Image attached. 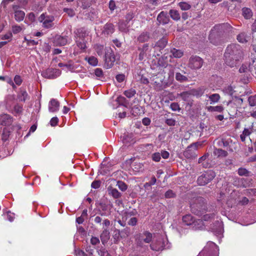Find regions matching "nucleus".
I'll use <instances>...</instances> for the list:
<instances>
[{
  "label": "nucleus",
  "instance_id": "3c124183",
  "mask_svg": "<svg viewBox=\"0 0 256 256\" xmlns=\"http://www.w3.org/2000/svg\"><path fill=\"white\" fill-rule=\"evenodd\" d=\"M97 252L100 256H109L108 250L103 247L101 248L100 249H97Z\"/></svg>",
  "mask_w": 256,
  "mask_h": 256
},
{
  "label": "nucleus",
  "instance_id": "f3484780",
  "mask_svg": "<svg viewBox=\"0 0 256 256\" xmlns=\"http://www.w3.org/2000/svg\"><path fill=\"white\" fill-rule=\"evenodd\" d=\"M60 102L56 99L52 98L48 104V110L50 112H54L59 110Z\"/></svg>",
  "mask_w": 256,
  "mask_h": 256
},
{
  "label": "nucleus",
  "instance_id": "2eb2a0df",
  "mask_svg": "<svg viewBox=\"0 0 256 256\" xmlns=\"http://www.w3.org/2000/svg\"><path fill=\"white\" fill-rule=\"evenodd\" d=\"M68 42V36H62L60 35L56 36L54 40V43L56 46H65Z\"/></svg>",
  "mask_w": 256,
  "mask_h": 256
},
{
  "label": "nucleus",
  "instance_id": "f03ea898",
  "mask_svg": "<svg viewBox=\"0 0 256 256\" xmlns=\"http://www.w3.org/2000/svg\"><path fill=\"white\" fill-rule=\"evenodd\" d=\"M190 207L192 213L197 216H202L206 212L205 200L202 197H198L193 200Z\"/></svg>",
  "mask_w": 256,
  "mask_h": 256
},
{
  "label": "nucleus",
  "instance_id": "58836bf2",
  "mask_svg": "<svg viewBox=\"0 0 256 256\" xmlns=\"http://www.w3.org/2000/svg\"><path fill=\"white\" fill-rule=\"evenodd\" d=\"M10 135V131L8 128H4L2 133V140L3 142H6L8 140Z\"/></svg>",
  "mask_w": 256,
  "mask_h": 256
},
{
  "label": "nucleus",
  "instance_id": "f8f14e48",
  "mask_svg": "<svg viewBox=\"0 0 256 256\" xmlns=\"http://www.w3.org/2000/svg\"><path fill=\"white\" fill-rule=\"evenodd\" d=\"M216 140L217 141V146L219 147H223L226 148L228 150L232 152V150L230 148V144L232 142V140L230 138H217Z\"/></svg>",
  "mask_w": 256,
  "mask_h": 256
},
{
  "label": "nucleus",
  "instance_id": "6e6552de",
  "mask_svg": "<svg viewBox=\"0 0 256 256\" xmlns=\"http://www.w3.org/2000/svg\"><path fill=\"white\" fill-rule=\"evenodd\" d=\"M115 61L116 58L114 52L111 48H108L104 56V67L107 69L111 68Z\"/></svg>",
  "mask_w": 256,
  "mask_h": 256
},
{
  "label": "nucleus",
  "instance_id": "6e6d98bb",
  "mask_svg": "<svg viewBox=\"0 0 256 256\" xmlns=\"http://www.w3.org/2000/svg\"><path fill=\"white\" fill-rule=\"evenodd\" d=\"M249 104L250 106L256 105V95L251 96L248 98Z\"/></svg>",
  "mask_w": 256,
  "mask_h": 256
},
{
  "label": "nucleus",
  "instance_id": "49530a36",
  "mask_svg": "<svg viewBox=\"0 0 256 256\" xmlns=\"http://www.w3.org/2000/svg\"><path fill=\"white\" fill-rule=\"evenodd\" d=\"M250 172L245 168H240L238 170V174L240 176H248Z\"/></svg>",
  "mask_w": 256,
  "mask_h": 256
},
{
  "label": "nucleus",
  "instance_id": "5fc2aeb1",
  "mask_svg": "<svg viewBox=\"0 0 256 256\" xmlns=\"http://www.w3.org/2000/svg\"><path fill=\"white\" fill-rule=\"evenodd\" d=\"M191 91L192 96H201L204 93L203 90L201 88H198V90L193 89Z\"/></svg>",
  "mask_w": 256,
  "mask_h": 256
},
{
  "label": "nucleus",
  "instance_id": "774afa93",
  "mask_svg": "<svg viewBox=\"0 0 256 256\" xmlns=\"http://www.w3.org/2000/svg\"><path fill=\"white\" fill-rule=\"evenodd\" d=\"M138 222V220L136 218L133 217L130 219L128 221V224L132 226H135Z\"/></svg>",
  "mask_w": 256,
  "mask_h": 256
},
{
  "label": "nucleus",
  "instance_id": "4468645a",
  "mask_svg": "<svg viewBox=\"0 0 256 256\" xmlns=\"http://www.w3.org/2000/svg\"><path fill=\"white\" fill-rule=\"evenodd\" d=\"M13 122V118L10 115L4 114H0V124L2 126H10Z\"/></svg>",
  "mask_w": 256,
  "mask_h": 256
},
{
  "label": "nucleus",
  "instance_id": "79ce46f5",
  "mask_svg": "<svg viewBox=\"0 0 256 256\" xmlns=\"http://www.w3.org/2000/svg\"><path fill=\"white\" fill-rule=\"evenodd\" d=\"M178 6L182 10H189L192 7L190 4L184 2H180Z\"/></svg>",
  "mask_w": 256,
  "mask_h": 256
},
{
  "label": "nucleus",
  "instance_id": "423d86ee",
  "mask_svg": "<svg viewBox=\"0 0 256 256\" xmlns=\"http://www.w3.org/2000/svg\"><path fill=\"white\" fill-rule=\"evenodd\" d=\"M202 146L200 142H194L188 146L184 152V156L188 159L194 158L196 156V153L198 146Z\"/></svg>",
  "mask_w": 256,
  "mask_h": 256
},
{
  "label": "nucleus",
  "instance_id": "a211bd4d",
  "mask_svg": "<svg viewBox=\"0 0 256 256\" xmlns=\"http://www.w3.org/2000/svg\"><path fill=\"white\" fill-rule=\"evenodd\" d=\"M74 34L76 39L84 40L85 37L88 36L87 32L84 28L76 29L74 30Z\"/></svg>",
  "mask_w": 256,
  "mask_h": 256
},
{
  "label": "nucleus",
  "instance_id": "4d7b16f0",
  "mask_svg": "<svg viewBox=\"0 0 256 256\" xmlns=\"http://www.w3.org/2000/svg\"><path fill=\"white\" fill-rule=\"evenodd\" d=\"M164 196L166 198H170L176 197V195L172 190H169L166 192Z\"/></svg>",
  "mask_w": 256,
  "mask_h": 256
},
{
  "label": "nucleus",
  "instance_id": "338daca9",
  "mask_svg": "<svg viewBox=\"0 0 256 256\" xmlns=\"http://www.w3.org/2000/svg\"><path fill=\"white\" fill-rule=\"evenodd\" d=\"M170 108L173 111H177L180 110V108L179 104L177 102H172L170 104Z\"/></svg>",
  "mask_w": 256,
  "mask_h": 256
},
{
  "label": "nucleus",
  "instance_id": "603ef678",
  "mask_svg": "<svg viewBox=\"0 0 256 256\" xmlns=\"http://www.w3.org/2000/svg\"><path fill=\"white\" fill-rule=\"evenodd\" d=\"M88 62L92 66H96L98 64V60L96 58L92 56L88 58Z\"/></svg>",
  "mask_w": 256,
  "mask_h": 256
},
{
  "label": "nucleus",
  "instance_id": "13d9d810",
  "mask_svg": "<svg viewBox=\"0 0 256 256\" xmlns=\"http://www.w3.org/2000/svg\"><path fill=\"white\" fill-rule=\"evenodd\" d=\"M22 28L20 26L18 25H14L12 26V32L14 34H16L20 32Z\"/></svg>",
  "mask_w": 256,
  "mask_h": 256
},
{
  "label": "nucleus",
  "instance_id": "a18cd8bd",
  "mask_svg": "<svg viewBox=\"0 0 256 256\" xmlns=\"http://www.w3.org/2000/svg\"><path fill=\"white\" fill-rule=\"evenodd\" d=\"M20 100L24 102L28 98V94L25 90H22L18 96Z\"/></svg>",
  "mask_w": 256,
  "mask_h": 256
},
{
  "label": "nucleus",
  "instance_id": "c85d7f7f",
  "mask_svg": "<svg viewBox=\"0 0 256 256\" xmlns=\"http://www.w3.org/2000/svg\"><path fill=\"white\" fill-rule=\"evenodd\" d=\"M194 218L190 214H186L182 217V222L186 226H192Z\"/></svg>",
  "mask_w": 256,
  "mask_h": 256
},
{
  "label": "nucleus",
  "instance_id": "c03bdc74",
  "mask_svg": "<svg viewBox=\"0 0 256 256\" xmlns=\"http://www.w3.org/2000/svg\"><path fill=\"white\" fill-rule=\"evenodd\" d=\"M76 42L77 46L82 50H85L86 48V42L84 40L76 39Z\"/></svg>",
  "mask_w": 256,
  "mask_h": 256
},
{
  "label": "nucleus",
  "instance_id": "e433bc0d",
  "mask_svg": "<svg viewBox=\"0 0 256 256\" xmlns=\"http://www.w3.org/2000/svg\"><path fill=\"white\" fill-rule=\"evenodd\" d=\"M206 96L210 101V104L218 102L220 99V96L218 94H214L210 96L206 95Z\"/></svg>",
  "mask_w": 256,
  "mask_h": 256
},
{
  "label": "nucleus",
  "instance_id": "bf43d9fd",
  "mask_svg": "<svg viewBox=\"0 0 256 256\" xmlns=\"http://www.w3.org/2000/svg\"><path fill=\"white\" fill-rule=\"evenodd\" d=\"M90 242L92 246H96L100 243V240L98 238L92 236L90 238Z\"/></svg>",
  "mask_w": 256,
  "mask_h": 256
},
{
  "label": "nucleus",
  "instance_id": "7ed1b4c3",
  "mask_svg": "<svg viewBox=\"0 0 256 256\" xmlns=\"http://www.w3.org/2000/svg\"><path fill=\"white\" fill-rule=\"evenodd\" d=\"M54 16L48 15L46 12L42 13L38 18V22L42 24V27L46 29H52L54 26Z\"/></svg>",
  "mask_w": 256,
  "mask_h": 256
},
{
  "label": "nucleus",
  "instance_id": "9d476101",
  "mask_svg": "<svg viewBox=\"0 0 256 256\" xmlns=\"http://www.w3.org/2000/svg\"><path fill=\"white\" fill-rule=\"evenodd\" d=\"M60 74L59 70L56 68H48L42 72V76L46 78L52 79L56 78Z\"/></svg>",
  "mask_w": 256,
  "mask_h": 256
},
{
  "label": "nucleus",
  "instance_id": "f704fd0d",
  "mask_svg": "<svg viewBox=\"0 0 256 256\" xmlns=\"http://www.w3.org/2000/svg\"><path fill=\"white\" fill-rule=\"evenodd\" d=\"M204 226L202 220L198 219L194 220V224H192V228L194 230H198L202 228Z\"/></svg>",
  "mask_w": 256,
  "mask_h": 256
},
{
  "label": "nucleus",
  "instance_id": "bb28decb",
  "mask_svg": "<svg viewBox=\"0 0 256 256\" xmlns=\"http://www.w3.org/2000/svg\"><path fill=\"white\" fill-rule=\"evenodd\" d=\"M151 249L155 251L162 250L164 248V243L162 240H158L156 243H152L150 245Z\"/></svg>",
  "mask_w": 256,
  "mask_h": 256
},
{
  "label": "nucleus",
  "instance_id": "052dcab7",
  "mask_svg": "<svg viewBox=\"0 0 256 256\" xmlns=\"http://www.w3.org/2000/svg\"><path fill=\"white\" fill-rule=\"evenodd\" d=\"M152 159L156 162H160L161 159L160 154L159 152H155L152 154Z\"/></svg>",
  "mask_w": 256,
  "mask_h": 256
},
{
  "label": "nucleus",
  "instance_id": "1a4fd4ad",
  "mask_svg": "<svg viewBox=\"0 0 256 256\" xmlns=\"http://www.w3.org/2000/svg\"><path fill=\"white\" fill-rule=\"evenodd\" d=\"M152 238V234L150 232L146 231L140 234L136 239V244L138 246L142 247L144 243H150Z\"/></svg>",
  "mask_w": 256,
  "mask_h": 256
},
{
  "label": "nucleus",
  "instance_id": "ea45409f",
  "mask_svg": "<svg viewBox=\"0 0 256 256\" xmlns=\"http://www.w3.org/2000/svg\"><path fill=\"white\" fill-rule=\"evenodd\" d=\"M100 238L103 244H104V242H106L108 240L109 232L106 229H104L103 230L100 236Z\"/></svg>",
  "mask_w": 256,
  "mask_h": 256
},
{
  "label": "nucleus",
  "instance_id": "69168bd1",
  "mask_svg": "<svg viewBox=\"0 0 256 256\" xmlns=\"http://www.w3.org/2000/svg\"><path fill=\"white\" fill-rule=\"evenodd\" d=\"M14 110L16 114H20L22 111V107L17 104L14 106Z\"/></svg>",
  "mask_w": 256,
  "mask_h": 256
},
{
  "label": "nucleus",
  "instance_id": "c9c22d12",
  "mask_svg": "<svg viewBox=\"0 0 256 256\" xmlns=\"http://www.w3.org/2000/svg\"><path fill=\"white\" fill-rule=\"evenodd\" d=\"M25 16V13L22 10H16L14 12V17L15 19L17 22H21L22 21Z\"/></svg>",
  "mask_w": 256,
  "mask_h": 256
},
{
  "label": "nucleus",
  "instance_id": "e2e57ef3",
  "mask_svg": "<svg viewBox=\"0 0 256 256\" xmlns=\"http://www.w3.org/2000/svg\"><path fill=\"white\" fill-rule=\"evenodd\" d=\"M74 254L76 256H87V254L84 250L80 248L76 249Z\"/></svg>",
  "mask_w": 256,
  "mask_h": 256
},
{
  "label": "nucleus",
  "instance_id": "6ab92c4d",
  "mask_svg": "<svg viewBox=\"0 0 256 256\" xmlns=\"http://www.w3.org/2000/svg\"><path fill=\"white\" fill-rule=\"evenodd\" d=\"M232 26L228 23H224L216 25L214 27V30L216 31H220L225 32L226 31H229L232 30Z\"/></svg>",
  "mask_w": 256,
  "mask_h": 256
},
{
  "label": "nucleus",
  "instance_id": "7c9ffc66",
  "mask_svg": "<svg viewBox=\"0 0 256 256\" xmlns=\"http://www.w3.org/2000/svg\"><path fill=\"white\" fill-rule=\"evenodd\" d=\"M242 10V14L246 19L248 20L252 17L253 13L250 8H243Z\"/></svg>",
  "mask_w": 256,
  "mask_h": 256
},
{
  "label": "nucleus",
  "instance_id": "c756f323",
  "mask_svg": "<svg viewBox=\"0 0 256 256\" xmlns=\"http://www.w3.org/2000/svg\"><path fill=\"white\" fill-rule=\"evenodd\" d=\"M214 154L218 157L224 158L228 156V153L226 150L222 149L214 148Z\"/></svg>",
  "mask_w": 256,
  "mask_h": 256
},
{
  "label": "nucleus",
  "instance_id": "680f3d73",
  "mask_svg": "<svg viewBox=\"0 0 256 256\" xmlns=\"http://www.w3.org/2000/svg\"><path fill=\"white\" fill-rule=\"evenodd\" d=\"M215 214L214 212L210 213L204 214L203 216V219L204 220H209L213 219L214 218Z\"/></svg>",
  "mask_w": 256,
  "mask_h": 256
},
{
  "label": "nucleus",
  "instance_id": "f257e3e1",
  "mask_svg": "<svg viewBox=\"0 0 256 256\" xmlns=\"http://www.w3.org/2000/svg\"><path fill=\"white\" fill-rule=\"evenodd\" d=\"M243 56V52L241 47L237 44H230L228 45L224 54V64L230 68L236 66L240 63Z\"/></svg>",
  "mask_w": 256,
  "mask_h": 256
},
{
  "label": "nucleus",
  "instance_id": "39448f33",
  "mask_svg": "<svg viewBox=\"0 0 256 256\" xmlns=\"http://www.w3.org/2000/svg\"><path fill=\"white\" fill-rule=\"evenodd\" d=\"M216 176L215 172L211 170H207L198 176L197 183L199 186H205Z\"/></svg>",
  "mask_w": 256,
  "mask_h": 256
},
{
  "label": "nucleus",
  "instance_id": "72a5a7b5",
  "mask_svg": "<svg viewBox=\"0 0 256 256\" xmlns=\"http://www.w3.org/2000/svg\"><path fill=\"white\" fill-rule=\"evenodd\" d=\"M182 99L186 102H190L192 96L191 90L188 92H184L180 94Z\"/></svg>",
  "mask_w": 256,
  "mask_h": 256
},
{
  "label": "nucleus",
  "instance_id": "4be33fe9",
  "mask_svg": "<svg viewBox=\"0 0 256 256\" xmlns=\"http://www.w3.org/2000/svg\"><path fill=\"white\" fill-rule=\"evenodd\" d=\"M150 38V34L148 32H142L138 37L137 41L140 43L148 42Z\"/></svg>",
  "mask_w": 256,
  "mask_h": 256
},
{
  "label": "nucleus",
  "instance_id": "473e14b6",
  "mask_svg": "<svg viewBox=\"0 0 256 256\" xmlns=\"http://www.w3.org/2000/svg\"><path fill=\"white\" fill-rule=\"evenodd\" d=\"M169 14L171 18L174 20L178 21L180 19V14L177 10H170L169 11Z\"/></svg>",
  "mask_w": 256,
  "mask_h": 256
},
{
  "label": "nucleus",
  "instance_id": "2f4dec72",
  "mask_svg": "<svg viewBox=\"0 0 256 256\" xmlns=\"http://www.w3.org/2000/svg\"><path fill=\"white\" fill-rule=\"evenodd\" d=\"M206 108L209 112H218L220 113L222 112L224 110V108L222 106H208Z\"/></svg>",
  "mask_w": 256,
  "mask_h": 256
},
{
  "label": "nucleus",
  "instance_id": "9b49d317",
  "mask_svg": "<svg viewBox=\"0 0 256 256\" xmlns=\"http://www.w3.org/2000/svg\"><path fill=\"white\" fill-rule=\"evenodd\" d=\"M99 206V214L101 216H108L110 214L111 210L112 207V204L100 202Z\"/></svg>",
  "mask_w": 256,
  "mask_h": 256
},
{
  "label": "nucleus",
  "instance_id": "864d4df0",
  "mask_svg": "<svg viewBox=\"0 0 256 256\" xmlns=\"http://www.w3.org/2000/svg\"><path fill=\"white\" fill-rule=\"evenodd\" d=\"M223 90L226 94L230 96H232L234 92L233 88L231 86H228L225 87Z\"/></svg>",
  "mask_w": 256,
  "mask_h": 256
},
{
  "label": "nucleus",
  "instance_id": "a878e982",
  "mask_svg": "<svg viewBox=\"0 0 256 256\" xmlns=\"http://www.w3.org/2000/svg\"><path fill=\"white\" fill-rule=\"evenodd\" d=\"M252 127L244 128L242 134L240 135V138L242 142H245L246 136H249L252 132Z\"/></svg>",
  "mask_w": 256,
  "mask_h": 256
},
{
  "label": "nucleus",
  "instance_id": "393cba45",
  "mask_svg": "<svg viewBox=\"0 0 256 256\" xmlns=\"http://www.w3.org/2000/svg\"><path fill=\"white\" fill-rule=\"evenodd\" d=\"M132 114L134 116H137L144 113V109L139 105L133 106L131 110Z\"/></svg>",
  "mask_w": 256,
  "mask_h": 256
},
{
  "label": "nucleus",
  "instance_id": "09e8293b",
  "mask_svg": "<svg viewBox=\"0 0 256 256\" xmlns=\"http://www.w3.org/2000/svg\"><path fill=\"white\" fill-rule=\"evenodd\" d=\"M132 134H124L122 136V141L124 142H130L132 140Z\"/></svg>",
  "mask_w": 256,
  "mask_h": 256
},
{
  "label": "nucleus",
  "instance_id": "20e7f679",
  "mask_svg": "<svg viewBox=\"0 0 256 256\" xmlns=\"http://www.w3.org/2000/svg\"><path fill=\"white\" fill-rule=\"evenodd\" d=\"M218 246L213 242H208L198 256H218Z\"/></svg>",
  "mask_w": 256,
  "mask_h": 256
},
{
  "label": "nucleus",
  "instance_id": "0e129e2a",
  "mask_svg": "<svg viewBox=\"0 0 256 256\" xmlns=\"http://www.w3.org/2000/svg\"><path fill=\"white\" fill-rule=\"evenodd\" d=\"M64 12H66L70 17H72L75 15L74 10L72 8H64Z\"/></svg>",
  "mask_w": 256,
  "mask_h": 256
},
{
  "label": "nucleus",
  "instance_id": "4c0bfd02",
  "mask_svg": "<svg viewBox=\"0 0 256 256\" xmlns=\"http://www.w3.org/2000/svg\"><path fill=\"white\" fill-rule=\"evenodd\" d=\"M233 184L238 188L246 187L244 184V178H234Z\"/></svg>",
  "mask_w": 256,
  "mask_h": 256
},
{
  "label": "nucleus",
  "instance_id": "8fccbe9b",
  "mask_svg": "<svg viewBox=\"0 0 256 256\" xmlns=\"http://www.w3.org/2000/svg\"><path fill=\"white\" fill-rule=\"evenodd\" d=\"M238 40L241 43H244L247 42L246 34L245 33H240L237 36Z\"/></svg>",
  "mask_w": 256,
  "mask_h": 256
},
{
  "label": "nucleus",
  "instance_id": "a19ab883",
  "mask_svg": "<svg viewBox=\"0 0 256 256\" xmlns=\"http://www.w3.org/2000/svg\"><path fill=\"white\" fill-rule=\"evenodd\" d=\"M136 90L132 88L125 90L124 92V95L128 98L133 97L136 94Z\"/></svg>",
  "mask_w": 256,
  "mask_h": 256
},
{
  "label": "nucleus",
  "instance_id": "5701e85b",
  "mask_svg": "<svg viewBox=\"0 0 256 256\" xmlns=\"http://www.w3.org/2000/svg\"><path fill=\"white\" fill-rule=\"evenodd\" d=\"M170 53L171 54L170 56L171 58H180L184 55V52L182 50H178L175 48H170Z\"/></svg>",
  "mask_w": 256,
  "mask_h": 256
},
{
  "label": "nucleus",
  "instance_id": "412c9836",
  "mask_svg": "<svg viewBox=\"0 0 256 256\" xmlns=\"http://www.w3.org/2000/svg\"><path fill=\"white\" fill-rule=\"evenodd\" d=\"M148 44H144L142 47H138V50L140 51V54H138V60H144V58L146 56V52L148 50Z\"/></svg>",
  "mask_w": 256,
  "mask_h": 256
},
{
  "label": "nucleus",
  "instance_id": "37998d69",
  "mask_svg": "<svg viewBox=\"0 0 256 256\" xmlns=\"http://www.w3.org/2000/svg\"><path fill=\"white\" fill-rule=\"evenodd\" d=\"M176 80L180 82H186L188 80V78L186 76L181 74L180 72H176Z\"/></svg>",
  "mask_w": 256,
  "mask_h": 256
},
{
  "label": "nucleus",
  "instance_id": "dca6fc26",
  "mask_svg": "<svg viewBox=\"0 0 256 256\" xmlns=\"http://www.w3.org/2000/svg\"><path fill=\"white\" fill-rule=\"evenodd\" d=\"M107 191L108 194L114 199L120 198L122 196V194L116 188H113L111 186L108 187Z\"/></svg>",
  "mask_w": 256,
  "mask_h": 256
},
{
  "label": "nucleus",
  "instance_id": "ddd939ff",
  "mask_svg": "<svg viewBox=\"0 0 256 256\" xmlns=\"http://www.w3.org/2000/svg\"><path fill=\"white\" fill-rule=\"evenodd\" d=\"M156 20L158 22V25H165L169 22L170 19L168 13L166 12L162 11L158 14Z\"/></svg>",
  "mask_w": 256,
  "mask_h": 256
},
{
  "label": "nucleus",
  "instance_id": "cd10ccee",
  "mask_svg": "<svg viewBox=\"0 0 256 256\" xmlns=\"http://www.w3.org/2000/svg\"><path fill=\"white\" fill-rule=\"evenodd\" d=\"M168 39L166 36L162 37L158 40L155 44V46L159 48L160 49H164L168 44Z\"/></svg>",
  "mask_w": 256,
  "mask_h": 256
},
{
  "label": "nucleus",
  "instance_id": "de8ad7c7",
  "mask_svg": "<svg viewBox=\"0 0 256 256\" xmlns=\"http://www.w3.org/2000/svg\"><path fill=\"white\" fill-rule=\"evenodd\" d=\"M116 186L122 192L126 191L128 188V186L125 182L121 180L117 182Z\"/></svg>",
  "mask_w": 256,
  "mask_h": 256
},
{
  "label": "nucleus",
  "instance_id": "b1692460",
  "mask_svg": "<svg viewBox=\"0 0 256 256\" xmlns=\"http://www.w3.org/2000/svg\"><path fill=\"white\" fill-rule=\"evenodd\" d=\"M110 48H104V46L96 44L94 46V49L96 52L99 56H102L104 54H105L106 50Z\"/></svg>",
  "mask_w": 256,
  "mask_h": 256
},
{
  "label": "nucleus",
  "instance_id": "0eeeda50",
  "mask_svg": "<svg viewBox=\"0 0 256 256\" xmlns=\"http://www.w3.org/2000/svg\"><path fill=\"white\" fill-rule=\"evenodd\" d=\"M204 61L202 58L198 56H192L188 62V67L192 70H196L200 69Z\"/></svg>",
  "mask_w": 256,
  "mask_h": 256
},
{
  "label": "nucleus",
  "instance_id": "aec40b11",
  "mask_svg": "<svg viewBox=\"0 0 256 256\" xmlns=\"http://www.w3.org/2000/svg\"><path fill=\"white\" fill-rule=\"evenodd\" d=\"M114 26L112 24L106 23L103 28L102 33L104 35H110L114 32Z\"/></svg>",
  "mask_w": 256,
  "mask_h": 256
}]
</instances>
